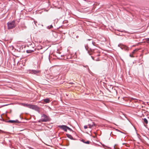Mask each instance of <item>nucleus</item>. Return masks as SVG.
I'll return each instance as SVG.
<instances>
[{
  "mask_svg": "<svg viewBox=\"0 0 149 149\" xmlns=\"http://www.w3.org/2000/svg\"><path fill=\"white\" fill-rule=\"evenodd\" d=\"M114 149H116L114 146Z\"/></svg>",
  "mask_w": 149,
  "mask_h": 149,
  "instance_id": "2f4dec72",
  "label": "nucleus"
},
{
  "mask_svg": "<svg viewBox=\"0 0 149 149\" xmlns=\"http://www.w3.org/2000/svg\"><path fill=\"white\" fill-rule=\"evenodd\" d=\"M31 52L32 51L30 50H27L26 51V52L27 53H31Z\"/></svg>",
  "mask_w": 149,
  "mask_h": 149,
  "instance_id": "f3484780",
  "label": "nucleus"
},
{
  "mask_svg": "<svg viewBox=\"0 0 149 149\" xmlns=\"http://www.w3.org/2000/svg\"><path fill=\"white\" fill-rule=\"evenodd\" d=\"M66 135L67 136L69 139H70L72 140H75V139H74L73 137L70 134H66Z\"/></svg>",
  "mask_w": 149,
  "mask_h": 149,
  "instance_id": "9d476101",
  "label": "nucleus"
},
{
  "mask_svg": "<svg viewBox=\"0 0 149 149\" xmlns=\"http://www.w3.org/2000/svg\"><path fill=\"white\" fill-rule=\"evenodd\" d=\"M93 45L94 46H95V44H94L95 43V42H92V43Z\"/></svg>",
  "mask_w": 149,
  "mask_h": 149,
  "instance_id": "5701e85b",
  "label": "nucleus"
},
{
  "mask_svg": "<svg viewBox=\"0 0 149 149\" xmlns=\"http://www.w3.org/2000/svg\"><path fill=\"white\" fill-rule=\"evenodd\" d=\"M58 127L63 130L65 132L67 131V126L65 125H58Z\"/></svg>",
  "mask_w": 149,
  "mask_h": 149,
  "instance_id": "39448f33",
  "label": "nucleus"
},
{
  "mask_svg": "<svg viewBox=\"0 0 149 149\" xmlns=\"http://www.w3.org/2000/svg\"><path fill=\"white\" fill-rule=\"evenodd\" d=\"M53 27L52 25H51L50 26H47V28H48V29H50L52 28Z\"/></svg>",
  "mask_w": 149,
  "mask_h": 149,
  "instance_id": "2eb2a0df",
  "label": "nucleus"
},
{
  "mask_svg": "<svg viewBox=\"0 0 149 149\" xmlns=\"http://www.w3.org/2000/svg\"><path fill=\"white\" fill-rule=\"evenodd\" d=\"M117 35H119V36H121V35L120 34V33H119V34H117Z\"/></svg>",
  "mask_w": 149,
  "mask_h": 149,
  "instance_id": "c756f323",
  "label": "nucleus"
},
{
  "mask_svg": "<svg viewBox=\"0 0 149 149\" xmlns=\"http://www.w3.org/2000/svg\"><path fill=\"white\" fill-rule=\"evenodd\" d=\"M7 25L8 29H12L15 26V22L13 20L11 22H8L7 23Z\"/></svg>",
  "mask_w": 149,
  "mask_h": 149,
  "instance_id": "f03ea898",
  "label": "nucleus"
},
{
  "mask_svg": "<svg viewBox=\"0 0 149 149\" xmlns=\"http://www.w3.org/2000/svg\"><path fill=\"white\" fill-rule=\"evenodd\" d=\"M118 46L120 47L122 49H124L125 50L127 51L129 49V48L127 47L121 45V44L118 45Z\"/></svg>",
  "mask_w": 149,
  "mask_h": 149,
  "instance_id": "20e7f679",
  "label": "nucleus"
},
{
  "mask_svg": "<svg viewBox=\"0 0 149 149\" xmlns=\"http://www.w3.org/2000/svg\"><path fill=\"white\" fill-rule=\"evenodd\" d=\"M98 56H99V55H98Z\"/></svg>",
  "mask_w": 149,
  "mask_h": 149,
  "instance_id": "f704fd0d",
  "label": "nucleus"
},
{
  "mask_svg": "<svg viewBox=\"0 0 149 149\" xmlns=\"http://www.w3.org/2000/svg\"><path fill=\"white\" fill-rule=\"evenodd\" d=\"M132 129H133V130H134L135 131V132L136 133V134L138 138L139 139H140V136H139L137 133L136 132V129L132 125Z\"/></svg>",
  "mask_w": 149,
  "mask_h": 149,
  "instance_id": "6e6552de",
  "label": "nucleus"
},
{
  "mask_svg": "<svg viewBox=\"0 0 149 149\" xmlns=\"http://www.w3.org/2000/svg\"><path fill=\"white\" fill-rule=\"evenodd\" d=\"M84 127L85 129H86L88 127L87 125H85Z\"/></svg>",
  "mask_w": 149,
  "mask_h": 149,
  "instance_id": "4be33fe9",
  "label": "nucleus"
},
{
  "mask_svg": "<svg viewBox=\"0 0 149 149\" xmlns=\"http://www.w3.org/2000/svg\"><path fill=\"white\" fill-rule=\"evenodd\" d=\"M67 129L68 130H69L70 131H71V132H73V130L71 128H70L68 126H67Z\"/></svg>",
  "mask_w": 149,
  "mask_h": 149,
  "instance_id": "ddd939ff",
  "label": "nucleus"
},
{
  "mask_svg": "<svg viewBox=\"0 0 149 149\" xmlns=\"http://www.w3.org/2000/svg\"><path fill=\"white\" fill-rule=\"evenodd\" d=\"M84 66V67H86H86H88V66H87V65H86V66Z\"/></svg>",
  "mask_w": 149,
  "mask_h": 149,
  "instance_id": "a878e982",
  "label": "nucleus"
},
{
  "mask_svg": "<svg viewBox=\"0 0 149 149\" xmlns=\"http://www.w3.org/2000/svg\"><path fill=\"white\" fill-rule=\"evenodd\" d=\"M81 141L86 144H89L90 143V141H85L84 139H83L81 140Z\"/></svg>",
  "mask_w": 149,
  "mask_h": 149,
  "instance_id": "f8f14e48",
  "label": "nucleus"
},
{
  "mask_svg": "<svg viewBox=\"0 0 149 149\" xmlns=\"http://www.w3.org/2000/svg\"><path fill=\"white\" fill-rule=\"evenodd\" d=\"M129 56H130V54H129Z\"/></svg>",
  "mask_w": 149,
  "mask_h": 149,
  "instance_id": "473e14b6",
  "label": "nucleus"
},
{
  "mask_svg": "<svg viewBox=\"0 0 149 149\" xmlns=\"http://www.w3.org/2000/svg\"><path fill=\"white\" fill-rule=\"evenodd\" d=\"M30 108L36 111L39 113H40V108L37 105L31 104Z\"/></svg>",
  "mask_w": 149,
  "mask_h": 149,
  "instance_id": "7ed1b4c3",
  "label": "nucleus"
},
{
  "mask_svg": "<svg viewBox=\"0 0 149 149\" xmlns=\"http://www.w3.org/2000/svg\"><path fill=\"white\" fill-rule=\"evenodd\" d=\"M117 130L118 131H119L118 130Z\"/></svg>",
  "mask_w": 149,
  "mask_h": 149,
  "instance_id": "72a5a7b5",
  "label": "nucleus"
},
{
  "mask_svg": "<svg viewBox=\"0 0 149 149\" xmlns=\"http://www.w3.org/2000/svg\"><path fill=\"white\" fill-rule=\"evenodd\" d=\"M85 47L86 49L87 50V48L86 46H85Z\"/></svg>",
  "mask_w": 149,
  "mask_h": 149,
  "instance_id": "cd10ccee",
  "label": "nucleus"
},
{
  "mask_svg": "<svg viewBox=\"0 0 149 149\" xmlns=\"http://www.w3.org/2000/svg\"><path fill=\"white\" fill-rule=\"evenodd\" d=\"M91 58H92L93 60H95L94 59V57H93L92 56H91Z\"/></svg>",
  "mask_w": 149,
  "mask_h": 149,
  "instance_id": "393cba45",
  "label": "nucleus"
},
{
  "mask_svg": "<svg viewBox=\"0 0 149 149\" xmlns=\"http://www.w3.org/2000/svg\"><path fill=\"white\" fill-rule=\"evenodd\" d=\"M22 105L24 107H26L30 108L31 104L22 103Z\"/></svg>",
  "mask_w": 149,
  "mask_h": 149,
  "instance_id": "1a4fd4ad",
  "label": "nucleus"
},
{
  "mask_svg": "<svg viewBox=\"0 0 149 149\" xmlns=\"http://www.w3.org/2000/svg\"><path fill=\"white\" fill-rule=\"evenodd\" d=\"M91 124V126H92L93 127L95 125V123L94 122H92Z\"/></svg>",
  "mask_w": 149,
  "mask_h": 149,
  "instance_id": "dca6fc26",
  "label": "nucleus"
},
{
  "mask_svg": "<svg viewBox=\"0 0 149 149\" xmlns=\"http://www.w3.org/2000/svg\"><path fill=\"white\" fill-rule=\"evenodd\" d=\"M88 70H90L88 67Z\"/></svg>",
  "mask_w": 149,
  "mask_h": 149,
  "instance_id": "7c9ffc66",
  "label": "nucleus"
},
{
  "mask_svg": "<svg viewBox=\"0 0 149 149\" xmlns=\"http://www.w3.org/2000/svg\"><path fill=\"white\" fill-rule=\"evenodd\" d=\"M40 120L42 122H46L50 120L49 117L45 114H42Z\"/></svg>",
  "mask_w": 149,
  "mask_h": 149,
  "instance_id": "f257e3e1",
  "label": "nucleus"
},
{
  "mask_svg": "<svg viewBox=\"0 0 149 149\" xmlns=\"http://www.w3.org/2000/svg\"><path fill=\"white\" fill-rule=\"evenodd\" d=\"M88 126H89V127L90 128H91L92 127H93V126H91V124H88Z\"/></svg>",
  "mask_w": 149,
  "mask_h": 149,
  "instance_id": "6ab92c4d",
  "label": "nucleus"
},
{
  "mask_svg": "<svg viewBox=\"0 0 149 149\" xmlns=\"http://www.w3.org/2000/svg\"><path fill=\"white\" fill-rule=\"evenodd\" d=\"M6 133V132L4 131H3L2 130H0V133Z\"/></svg>",
  "mask_w": 149,
  "mask_h": 149,
  "instance_id": "aec40b11",
  "label": "nucleus"
},
{
  "mask_svg": "<svg viewBox=\"0 0 149 149\" xmlns=\"http://www.w3.org/2000/svg\"><path fill=\"white\" fill-rule=\"evenodd\" d=\"M42 100L45 103H49L50 101L49 99L48 98L44 99Z\"/></svg>",
  "mask_w": 149,
  "mask_h": 149,
  "instance_id": "0eeeda50",
  "label": "nucleus"
},
{
  "mask_svg": "<svg viewBox=\"0 0 149 149\" xmlns=\"http://www.w3.org/2000/svg\"><path fill=\"white\" fill-rule=\"evenodd\" d=\"M137 49H135L133 51V52H132V54H133L135 52L137 51Z\"/></svg>",
  "mask_w": 149,
  "mask_h": 149,
  "instance_id": "a211bd4d",
  "label": "nucleus"
},
{
  "mask_svg": "<svg viewBox=\"0 0 149 149\" xmlns=\"http://www.w3.org/2000/svg\"><path fill=\"white\" fill-rule=\"evenodd\" d=\"M40 71L38 70H32L31 71L30 73L35 74H37L39 73Z\"/></svg>",
  "mask_w": 149,
  "mask_h": 149,
  "instance_id": "423d86ee",
  "label": "nucleus"
},
{
  "mask_svg": "<svg viewBox=\"0 0 149 149\" xmlns=\"http://www.w3.org/2000/svg\"><path fill=\"white\" fill-rule=\"evenodd\" d=\"M144 122L146 124L148 123V120H147V119H146L145 118H144Z\"/></svg>",
  "mask_w": 149,
  "mask_h": 149,
  "instance_id": "4468645a",
  "label": "nucleus"
},
{
  "mask_svg": "<svg viewBox=\"0 0 149 149\" xmlns=\"http://www.w3.org/2000/svg\"><path fill=\"white\" fill-rule=\"evenodd\" d=\"M96 61H99V60L98 59H97L96 60H95Z\"/></svg>",
  "mask_w": 149,
  "mask_h": 149,
  "instance_id": "bb28decb",
  "label": "nucleus"
},
{
  "mask_svg": "<svg viewBox=\"0 0 149 149\" xmlns=\"http://www.w3.org/2000/svg\"><path fill=\"white\" fill-rule=\"evenodd\" d=\"M34 23L36 25V23L37 22H35V21H34Z\"/></svg>",
  "mask_w": 149,
  "mask_h": 149,
  "instance_id": "b1692460",
  "label": "nucleus"
},
{
  "mask_svg": "<svg viewBox=\"0 0 149 149\" xmlns=\"http://www.w3.org/2000/svg\"><path fill=\"white\" fill-rule=\"evenodd\" d=\"M8 123H18V120H9L8 121Z\"/></svg>",
  "mask_w": 149,
  "mask_h": 149,
  "instance_id": "9b49d317",
  "label": "nucleus"
},
{
  "mask_svg": "<svg viewBox=\"0 0 149 149\" xmlns=\"http://www.w3.org/2000/svg\"><path fill=\"white\" fill-rule=\"evenodd\" d=\"M146 41L147 42H149V38L146 39Z\"/></svg>",
  "mask_w": 149,
  "mask_h": 149,
  "instance_id": "412c9836",
  "label": "nucleus"
},
{
  "mask_svg": "<svg viewBox=\"0 0 149 149\" xmlns=\"http://www.w3.org/2000/svg\"><path fill=\"white\" fill-rule=\"evenodd\" d=\"M131 57H134V56H132V55L131 54Z\"/></svg>",
  "mask_w": 149,
  "mask_h": 149,
  "instance_id": "c85d7f7f",
  "label": "nucleus"
}]
</instances>
